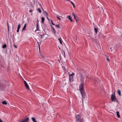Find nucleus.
Here are the masks:
<instances>
[{"instance_id": "obj_13", "label": "nucleus", "mask_w": 122, "mask_h": 122, "mask_svg": "<svg viewBox=\"0 0 122 122\" xmlns=\"http://www.w3.org/2000/svg\"><path fill=\"white\" fill-rule=\"evenodd\" d=\"M67 17L69 20H70L71 22H72V20L71 19V17L69 15Z\"/></svg>"}, {"instance_id": "obj_3", "label": "nucleus", "mask_w": 122, "mask_h": 122, "mask_svg": "<svg viewBox=\"0 0 122 122\" xmlns=\"http://www.w3.org/2000/svg\"><path fill=\"white\" fill-rule=\"evenodd\" d=\"M84 83H81L79 86V89L81 92L84 91Z\"/></svg>"}, {"instance_id": "obj_2", "label": "nucleus", "mask_w": 122, "mask_h": 122, "mask_svg": "<svg viewBox=\"0 0 122 122\" xmlns=\"http://www.w3.org/2000/svg\"><path fill=\"white\" fill-rule=\"evenodd\" d=\"M76 122H83L81 118V117L79 115H76Z\"/></svg>"}, {"instance_id": "obj_12", "label": "nucleus", "mask_w": 122, "mask_h": 122, "mask_svg": "<svg viewBox=\"0 0 122 122\" xmlns=\"http://www.w3.org/2000/svg\"><path fill=\"white\" fill-rule=\"evenodd\" d=\"M117 93L118 94V95L120 96H121V92L119 90H117Z\"/></svg>"}, {"instance_id": "obj_15", "label": "nucleus", "mask_w": 122, "mask_h": 122, "mask_svg": "<svg viewBox=\"0 0 122 122\" xmlns=\"http://www.w3.org/2000/svg\"><path fill=\"white\" fill-rule=\"evenodd\" d=\"M31 119L32 121L33 122H37L35 118L34 117H32L31 118Z\"/></svg>"}, {"instance_id": "obj_1", "label": "nucleus", "mask_w": 122, "mask_h": 122, "mask_svg": "<svg viewBox=\"0 0 122 122\" xmlns=\"http://www.w3.org/2000/svg\"><path fill=\"white\" fill-rule=\"evenodd\" d=\"M111 100L112 101V102L114 101L117 103L118 102V100L116 97L115 95V92L114 93H113L112 94L111 96Z\"/></svg>"}, {"instance_id": "obj_35", "label": "nucleus", "mask_w": 122, "mask_h": 122, "mask_svg": "<svg viewBox=\"0 0 122 122\" xmlns=\"http://www.w3.org/2000/svg\"><path fill=\"white\" fill-rule=\"evenodd\" d=\"M0 122H3L2 121L1 119H0Z\"/></svg>"}, {"instance_id": "obj_32", "label": "nucleus", "mask_w": 122, "mask_h": 122, "mask_svg": "<svg viewBox=\"0 0 122 122\" xmlns=\"http://www.w3.org/2000/svg\"><path fill=\"white\" fill-rule=\"evenodd\" d=\"M14 46L15 48H17V47L15 45H14Z\"/></svg>"}, {"instance_id": "obj_14", "label": "nucleus", "mask_w": 122, "mask_h": 122, "mask_svg": "<svg viewBox=\"0 0 122 122\" xmlns=\"http://www.w3.org/2000/svg\"><path fill=\"white\" fill-rule=\"evenodd\" d=\"M116 114H117V117L118 118L120 117V115L119 114V112H118V111L117 112H116Z\"/></svg>"}, {"instance_id": "obj_26", "label": "nucleus", "mask_w": 122, "mask_h": 122, "mask_svg": "<svg viewBox=\"0 0 122 122\" xmlns=\"http://www.w3.org/2000/svg\"><path fill=\"white\" fill-rule=\"evenodd\" d=\"M51 24H52L53 25H55V24H54V23H53V22H52V20H51Z\"/></svg>"}, {"instance_id": "obj_23", "label": "nucleus", "mask_w": 122, "mask_h": 122, "mask_svg": "<svg viewBox=\"0 0 122 122\" xmlns=\"http://www.w3.org/2000/svg\"><path fill=\"white\" fill-rule=\"evenodd\" d=\"M44 13L45 14L46 17H47L48 16V14L47 13L46 11H45L44 12Z\"/></svg>"}, {"instance_id": "obj_37", "label": "nucleus", "mask_w": 122, "mask_h": 122, "mask_svg": "<svg viewBox=\"0 0 122 122\" xmlns=\"http://www.w3.org/2000/svg\"><path fill=\"white\" fill-rule=\"evenodd\" d=\"M7 26H8V28H9V26L8 25Z\"/></svg>"}, {"instance_id": "obj_41", "label": "nucleus", "mask_w": 122, "mask_h": 122, "mask_svg": "<svg viewBox=\"0 0 122 122\" xmlns=\"http://www.w3.org/2000/svg\"><path fill=\"white\" fill-rule=\"evenodd\" d=\"M40 46H39V49H40Z\"/></svg>"}, {"instance_id": "obj_33", "label": "nucleus", "mask_w": 122, "mask_h": 122, "mask_svg": "<svg viewBox=\"0 0 122 122\" xmlns=\"http://www.w3.org/2000/svg\"><path fill=\"white\" fill-rule=\"evenodd\" d=\"M19 29H17V32H19Z\"/></svg>"}, {"instance_id": "obj_24", "label": "nucleus", "mask_w": 122, "mask_h": 122, "mask_svg": "<svg viewBox=\"0 0 122 122\" xmlns=\"http://www.w3.org/2000/svg\"><path fill=\"white\" fill-rule=\"evenodd\" d=\"M37 10L40 13H41V11L40 8L38 9Z\"/></svg>"}, {"instance_id": "obj_34", "label": "nucleus", "mask_w": 122, "mask_h": 122, "mask_svg": "<svg viewBox=\"0 0 122 122\" xmlns=\"http://www.w3.org/2000/svg\"><path fill=\"white\" fill-rule=\"evenodd\" d=\"M41 56L42 58H44V57L42 55H41Z\"/></svg>"}, {"instance_id": "obj_21", "label": "nucleus", "mask_w": 122, "mask_h": 122, "mask_svg": "<svg viewBox=\"0 0 122 122\" xmlns=\"http://www.w3.org/2000/svg\"><path fill=\"white\" fill-rule=\"evenodd\" d=\"M6 47V44L2 46V48H5Z\"/></svg>"}, {"instance_id": "obj_28", "label": "nucleus", "mask_w": 122, "mask_h": 122, "mask_svg": "<svg viewBox=\"0 0 122 122\" xmlns=\"http://www.w3.org/2000/svg\"><path fill=\"white\" fill-rule=\"evenodd\" d=\"M57 18L60 20H61V19L58 16H57Z\"/></svg>"}, {"instance_id": "obj_43", "label": "nucleus", "mask_w": 122, "mask_h": 122, "mask_svg": "<svg viewBox=\"0 0 122 122\" xmlns=\"http://www.w3.org/2000/svg\"><path fill=\"white\" fill-rule=\"evenodd\" d=\"M8 30L9 31V28H8Z\"/></svg>"}, {"instance_id": "obj_30", "label": "nucleus", "mask_w": 122, "mask_h": 122, "mask_svg": "<svg viewBox=\"0 0 122 122\" xmlns=\"http://www.w3.org/2000/svg\"><path fill=\"white\" fill-rule=\"evenodd\" d=\"M72 14H73V16H74V17H75V16H76L75 15V14H74V13H73Z\"/></svg>"}, {"instance_id": "obj_4", "label": "nucleus", "mask_w": 122, "mask_h": 122, "mask_svg": "<svg viewBox=\"0 0 122 122\" xmlns=\"http://www.w3.org/2000/svg\"><path fill=\"white\" fill-rule=\"evenodd\" d=\"M24 84L25 86L27 89H28V90H30L29 86L28 85V84L25 81H24Z\"/></svg>"}, {"instance_id": "obj_7", "label": "nucleus", "mask_w": 122, "mask_h": 122, "mask_svg": "<svg viewBox=\"0 0 122 122\" xmlns=\"http://www.w3.org/2000/svg\"><path fill=\"white\" fill-rule=\"evenodd\" d=\"M51 29L53 30L52 32L54 33V34H55L56 33V31L55 30V29L51 25Z\"/></svg>"}, {"instance_id": "obj_40", "label": "nucleus", "mask_w": 122, "mask_h": 122, "mask_svg": "<svg viewBox=\"0 0 122 122\" xmlns=\"http://www.w3.org/2000/svg\"><path fill=\"white\" fill-rule=\"evenodd\" d=\"M63 52H64V54L65 55V51H63Z\"/></svg>"}, {"instance_id": "obj_27", "label": "nucleus", "mask_w": 122, "mask_h": 122, "mask_svg": "<svg viewBox=\"0 0 122 122\" xmlns=\"http://www.w3.org/2000/svg\"><path fill=\"white\" fill-rule=\"evenodd\" d=\"M40 35L41 36V38H43V36L44 35Z\"/></svg>"}, {"instance_id": "obj_10", "label": "nucleus", "mask_w": 122, "mask_h": 122, "mask_svg": "<svg viewBox=\"0 0 122 122\" xmlns=\"http://www.w3.org/2000/svg\"><path fill=\"white\" fill-rule=\"evenodd\" d=\"M74 19L77 22L79 20L78 18L76 16L74 17Z\"/></svg>"}, {"instance_id": "obj_38", "label": "nucleus", "mask_w": 122, "mask_h": 122, "mask_svg": "<svg viewBox=\"0 0 122 122\" xmlns=\"http://www.w3.org/2000/svg\"><path fill=\"white\" fill-rule=\"evenodd\" d=\"M66 0L67 1H70V0Z\"/></svg>"}, {"instance_id": "obj_42", "label": "nucleus", "mask_w": 122, "mask_h": 122, "mask_svg": "<svg viewBox=\"0 0 122 122\" xmlns=\"http://www.w3.org/2000/svg\"><path fill=\"white\" fill-rule=\"evenodd\" d=\"M7 25H8V23L7 22Z\"/></svg>"}, {"instance_id": "obj_39", "label": "nucleus", "mask_w": 122, "mask_h": 122, "mask_svg": "<svg viewBox=\"0 0 122 122\" xmlns=\"http://www.w3.org/2000/svg\"><path fill=\"white\" fill-rule=\"evenodd\" d=\"M40 5L41 6V8H42V6H41V4H40Z\"/></svg>"}, {"instance_id": "obj_19", "label": "nucleus", "mask_w": 122, "mask_h": 122, "mask_svg": "<svg viewBox=\"0 0 122 122\" xmlns=\"http://www.w3.org/2000/svg\"><path fill=\"white\" fill-rule=\"evenodd\" d=\"M58 40L59 41L60 43V44H62V42L61 41V38H58Z\"/></svg>"}, {"instance_id": "obj_29", "label": "nucleus", "mask_w": 122, "mask_h": 122, "mask_svg": "<svg viewBox=\"0 0 122 122\" xmlns=\"http://www.w3.org/2000/svg\"><path fill=\"white\" fill-rule=\"evenodd\" d=\"M74 75V73H72L70 75V76H72Z\"/></svg>"}, {"instance_id": "obj_17", "label": "nucleus", "mask_w": 122, "mask_h": 122, "mask_svg": "<svg viewBox=\"0 0 122 122\" xmlns=\"http://www.w3.org/2000/svg\"><path fill=\"white\" fill-rule=\"evenodd\" d=\"M2 104L3 105H6L7 103L5 101H4L2 102Z\"/></svg>"}, {"instance_id": "obj_11", "label": "nucleus", "mask_w": 122, "mask_h": 122, "mask_svg": "<svg viewBox=\"0 0 122 122\" xmlns=\"http://www.w3.org/2000/svg\"><path fill=\"white\" fill-rule=\"evenodd\" d=\"M26 24L25 23V24L24 25V26L23 27L22 30V31L25 30V29L26 27Z\"/></svg>"}, {"instance_id": "obj_20", "label": "nucleus", "mask_w": 122, "mask_h": 122, "mask_svg": "<svg viewBox=\"0 0 122 122\" xmlns=\"http://www.w3.org/2000/svg\"><path fill=\"white\" fill-rule=\"evenodd\" d=\"M70 2L71 3V4L72 5L73 7L74 8H75V5H74V4L71 1H70Z\"/></svg>"}, {"instance_id": "obj_8", "label": "nucleus", "mask_w": 122, "mask_h": 122, "mask_svg": "<svg viewBox=\"0 0 122 122\" xmlns=\"http://www.w3.org/2000/svg\"><path fill=\"white\" fill-rule=\"evenodd\" d=\"M37 24H36V30H39V26H38V20H37Z\"/></svg>"}, {"instance_id": "obj_25", "label": "nucleus", "mask_w": 122, "mask_h": 122, "mask_svg": "<svg viewBox=\"0 0 122 122\" xmlns=\"http://www.w3.org/2000/svg\"><path fill=\"white\" fill-rule=\"evenodd\" d=\"M33 11V10L32 9H30L29 11V12H32Z\"/></svg>"}, {"instance_id": "obj_5", "label": "nucleus", "mask_w": 122, "mask_h": 122, "mask_svg": "<svg viewBox=\"0 0 122 122\" xmlns=\"http://www.w3.org/2000/svg\"><path fill=\"white\" fill-rule=\"evenodd\" d=\"M29 120V118L28 117L25 118L21 120L20 122H28Z\"/></svg>"}, {"instance_id": "obj_9", "label": "nucleus", "mask_w": 122, "mask_h": 122, "mask_svg": "<svg viewBox=\"0 0 122 122\" xmlns=\"http://www.w3.org/2000/svg\"><path fill=\"white\" fill-rule=\"evenodd\" d=\"M95 32L96 34H97V31L98 30V28L97 27H95L94 28Z\"/></svg>"}, {"instance_id": "obj_44", "label": "nucleus", "mask_w": 122, "mask_h": 122, "mask_svg": "<svg viewBox=\"0 0 122 122\" xmlns=\"http://www.w3.org/2000/svg\"><path fill=\"white\" fill-rule=\"evenodd\" d=\"M111 49V48H110V49Z\"/></svg>"}, {"instance_id": "obj_31", "label": "nucleus", "mask_w": 122, "mask_h": 122, "mask_svg": "<svg viewBox=\"0 0 122 122\" xmlns=\"http://www.w3.org/2000/svg\"><path fill=\"white\" fill-rule=\"evenodd\" d=\"M106 59H107V61H108L109 62V59L108 58H106Z\"/></svg>"}, {"instance_id": "obj_22", "label": "nucleus", "mask_w": 122, "mask_h": 122, "mask_svg": "<svg viewBox=\"0 0 122 122\" xmlns=\"http://www.w3.org/2000/svg\"><path fill=\"white\" fill-rule=\"evenodd\" d=\"M20 24H19L18 25V27H17V29H20Z\"/></svg>"}, {"instance_id": "obj_18", "label": "nucleus", "mask_w": 122, "mask_h": 122, "mask_svg": "<svg viewBox=\"0 0 122 122\" xmlns=\"http://www.w3.org/2000/svg\"><path fill=\"white\" fill-rule=\"evenodd\" d=\"M45 19L44 17H42L41 18V22L42 23H43L44 20Z\"/></svg>"}, {"instance_id": "obj_45", "label": "nucleus", "mask_w": 122, "mask_h": 122, "mask_svg": "<svg viewBox=\"0 0 122 122\" xmlns=\"http://www.w3.org/2000/svg\"><path fill=\"white\" fill-rule=\"evenodd\" d=\"M31 15H32V14H31Z\"/></svg>"}, {"instance_id": "obj_16", "label": "nucleus", "mask_w": 122, "mask_h": 122, "mask_svg": "<svg viewBox=\"0 0 122 122\" xmlns=\"http://www.w3.org/2000/svg\"><path fill=\"white\" fill-rule=\"evenodd\" d=\"M56 27L57 28H60L61 27V26L59 24L58 25H55Z\"/></svg>"}, {"instance_id": "obj_36", "label": "nucleus", "mask_w": 122, "mask_h": 122, "mask_svg": "<svg viewBox=\"0 0 122 122\" xmlns=\"http://www.w3.org/2000/svg\"><path fill=\"white\" fill-rule=\"evenodd\" d=\"M47 19L49 20V18H48V16L47 17Z\"/></svg>"}, {"instance_id": "obj_6", "label": "nucleus", "mask_w": 122, "mask_h": 122, "mask_svg": "<svg viewBox=\"0 0 122 122\" xmlns=\"http://www.w3.org/2000/svg\"><path fill=\"white\" fill-rule=\"evenodd\" d=\"M81 95L82 96L83 98H84L85 97V93L84 91L81 92Z\"/></svg>"}]
</instances>
